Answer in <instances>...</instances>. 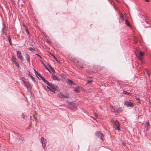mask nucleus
<instances>
[{
	"instance_id": "obj_1",
	"label": "nucleus",
	"mask_w": 151,
	"mask_h": 151,
	"mask_svg": "<svg viewBox=\"0 0 151 151\" xmlns=\"http://www.w3.org/2000/svg\"><path fill=\"white\" fill-rule=\"evenodd\" d=\"M144 54V52L140 51L136 54L137 57L139 60L141 61L142 63H144V61L143 60Z\"/></svg>"
},
{
	"instance_id": "obj_2",
	"label": "nucleus",
	"mask_w": 151,
	"mask_h": 151,
	"mask_svg": "<svg viewBox=\"0 0 151 151\" xmlns=\"http://www.w3.org/2000/svg\"><path fill=\"white\" fill-rule=\"evenodd\" d=\"M114 127L115 129L119 130L120 124L119 122L117 121H115L113 123Z\"/></svg>"
},
{
	"instance_id": "obj_3",
	"label": "nucleus",
	"mask_w": 151,
	"mask_h": 151,
	"mask_svg": "<svg viewBox=\"0 0 151 151\" xmlns=\"http://www.w3.org/2000/svg\"><path fill=\"white\" fill-rule=\"evenodd\" d=\"M41 141L44 150H45L46 149L45 147H46V139L44 137H43L41 138Z\"/></svg>"
},
{
	"instance_id": "obj_4",
	"label": "nucleus",
	"mask_w": 151,
	"mask_h": 151,
	"mask_svg": "<svg viewBox=\"0 0 151 151\" xmlns=\"http://www.w3.org/2000/svg\"><path fill=\"white\" fill-rule=\"evenodd\" d=\"M24 84L26 86L28 91H31L32 88V86L28 82H24Z\"/></svg>"
},
{
	"instance_id": "obj_5",
	"label": "nucleus",
	"mask_w": 151,
	"mask_h": 151,
	"mask_svg": "<svg viewBox=\"0 0 151 151\" xmlns=\"http://www.w3.org/2000/svg\"><path fill=\"white\" fill-rule=\"evenodd\" d=\"M17 55L18 58L19 59L22 61H23V58L21 54V52L20 51H17Z\"/></svg>"
},
{
	"instance_id": "obj_6",
	"label": "nucleus",
	"mask_w": 151,
	"mask_h": 151,
	"mask_svg": "<svg viewBox=\"0 0 151 151\" xmlns=\"http://www.w3.org/2000/svg\"><path fill=\"white\" fill-rule=\"evenodd\" d=\"M12 57L11 58V59L12 62L14 64H15L18 67H19V65L17 61V59L14 56H12Z\"/></svg>"
},
{
	"instance_id": "obj_7",
	"label": "nucleus",
	"mask_w": 151,
	"mask_h": 151,
	"mask_svg": "<svg viewBox=\"0 0 151 151\" xmlns=\"http://www.w3.org/2000/svg\"><path fill=\"white\" fill-rule=\"evenodd\" d=\"M134 104L132 102L126 101L124 102V105L126 106L127 107H133L134 106Z\"/></svg>"
},
{
	"instance_id": "obj_8",
	"label": "nucleus",
	"mask_w": 151,
	"mask_h": 151,
	"mask_svg": "<svg viewBox=\"0 0 151 151\" xmlns=\"http://www.w3.org/2000/svg\"><path fill=\"white\" fill-rule=\"evenodd\" d=\"M95 135L98 137L99 138L102 139H103V133L100 132H96L95 133Z\"/></svg>"
},
{
	"instance_id": "obj_9",
	"label": "nucleus",
	"mask_w": 151,
	"mask_h": 151,
	"mask_svg": "<svg viewBox=\"0 0 151 151\" xmlns=\"http://www.w3.org/2000/svg\"><path fill=\"white\" fill-rule=\"evenodd\" d=\"M57 97L61 98H68V96L67 95H65L64 94L61 93H59L57 94Z\"/></svg>"
},
{
	"instance_id": "obj_10",
	"label": "nucleus",
	"mask_w": 151,
	"mask_h": 151,
	"mask_svg": "<svg viewBox=\"0 0 151 151\" xmlns=\"http://www.w3.org/2000/svg\"><path fill=\"white\" fill-rule=\"evenodd\" d=\"M69 104L70 105V107L72 109H76V104L73 103H70Z\"/></svg>"
},
{
	"instance_id": "obj_11",
	"label": "nucleus",
	"mask_w": 151,
	"mask_h": 151,
	"mask_svg": "<svg viewBox=\"0 0 151 151\" xmlns=\"http://www.w3.org/2000/svg\"><path fill=\"white\" fill-rule=\"evenodd\" d=\"M49 86H50L49 87L51 88L53 90H56L57 88V86H56L52 84V83H51V84Z\"/></svg>"
},
{
	"instance_id": "obj_12",
	"label": "nucleus",
	"mask_w": 151,
	"mask_h": 151,
	"mask_svg": "<svg viewBox=\"0 0 151 151\" xmlns=\"http://www.w3.org/2000/svg\"><path fill=\"white\" fill-rule=\"evenodd\" d=\"M124 20V18L123 15L121 14L120 15V17H119V22H123Z\"/></svg>"
},
{
	"instance_id": "obj_13",
	"label": "nucleus",
	"mask_w": 151,
	"mask_h": 151,
	"mask_svg": "<svg viewBox=\"0 0 151 151\" xmlns=\"http://www.w3.org/2000/svg\"><path fill=\"white\" fill-rule=\"evenodd\" d=\"M25 58H26L27 60V62L28 63H30V60H29L30 56H29V55L27 53L26 54Z\"/></svg>"
},
{
	"instance_id": "obj_14",
	"label": "nucleus",
	"mask_w": 151,
	"mask_h": 151,
	"mask_svg": "<svg viewBox=\"0 0 151 151\" xmlns=\"http://www.w3.org/2000/svg\"><path fill=\"white\" fill-rule=\"evenodd\" d=\"M35 73L37 76V75H38L39 76L41 79L42 80V79L43 78H44L41 75L38 73L37 71H36L35 70Z\"/></svg>"
},
{
	"instance_id": "obj_15",
	"label": "nucleus",
	"mask_w": 151,
	"mask_h": 151,
	"mask_svg": "<svg viewBox=\"0 0 151 151\" xmlns=\"http://www.w3.org/2000/svg\"><path fill=\"white\" fill-rule=\"evenodd\" d=\"M67 83L69 85H71L72 84L73 85L75 84L73 82H72L71 80L70 79L68 80Z\"/></svg>"
},
{
	"instance_id": "obj_16",
	"label": "nucleus",
	"mask_w": 151,
	"mask_h": 151,
	"mask_svg": "<svg viewBox=\"0 0 151 151\" xmlns=\"http://www.w3.org/2000/svg\"><path fill=\"white\" fill-rule=\"evenodd\" d=\"M42 80L48 86L51 84V83H49L47 81L45 80L44 78H43L42 79Z\"/></svg>"
},
{
	"instance_id": "obj_17",
	"label": "nucleus",
	"mask_w": 151,
	"mask_h": 151,
	"mask_svg": "<svg viewBox=\"0 0 151 151\" xmlns=\"http://www.w3.org/2000/svg\"><path fill=\"white\" fill-rule=\"evenodd\" d=\"M81 87H78L77 88H75L74 91L77 93H80V92Z\"/></svg>"
},
{
	"instance_id": "obj_18",
	"label": "nucleus",
	"mask_w": 151,
	"mask_h": 151,
	"mask_svg": "<svg viewBox=\"0 0 151 151\" xmlns=\"http://www.w3.org/2000/svg\"><path fill=\"white\" fill-rule=\"evenodd\" d=\"M125 24L126 25H127V26L130 27L131 25L130 24V22L129 21H128V20L127 19H125Z\"/></svg>"
},
{
	"instance_id": "obj_19",
	"label": "nucleus",
	"mask_w": 151,
	"mask_h": 151,
	"mask_svg": "<svg viewBox=\"0 0 151 151\" xmlns=\"http://www.w3.org/2000/svg\"><path fill=\"white\" fill-rule=\"evenodd\" d=\"M49 65V67L51 69V70L52 71V72L54 73H55V70L54 69L52 68L51 66H50V65Z\"/></svg>"
},
{
	"instance_id": "obj_20",
	"label": "nucleus",
	"mask_w": 151,
	"mask_h": 151,
	"mask_svg": "<svg viewBox=\"0 0 151 151\" xmlns=\"http://www.w3.org/2000/svg\"><path fill=\"white\" fill-rule=\"evenodd\" d=\"M42 64L45 67L46 69L47 70H48L49 72H51L50 69L47 68V67L46 66V65L43 62H42Z\"/></svg>"
},
{
	"instance_id": "obj_21",
	"label": "nucleus",
	"mask_w": 151,
	"mask_h": 151,
	"mask_svg": "<svg viewBox=\"0 0 151 151\" xmlns=\"http://www.w3.org/2000/svg\"><path fill=\"white\" fill-rule=\"evenodd\" d=\"M52 77H53V80H58V78L56 76L53 75Z\"/></svg>"
},
{
	"instance_id": "obj_22",
	"label": "nucleus",
	"mask_w": 151,
	"mask_h": 151,
	"mask_svg": "<svg viewBox=\"0 0 151 151\" xmlns=\"http://www.w3.org/2000/svg\"><path fill=\"white\" fill-rule=\"evenodd\" d=\"M29 50L31 51H32V52H34L35 50V49H34V48H32V47H29Z\"/></svg>"
},
{
	"instance_id": "obj_23",
	"label": "nucleus",
	"mask_w": 151,
	"mask_h": 151,
	"mask_svg": "<svg viewBox=\"0 0 151 151\" xmlns=\"http://www.w3.org/2000/svg\"><path fill=\"white\" fill-rule=\"evenodd\" d=\"M27 74L29 75V76L31 78L32 76V75L31 74V73L29 72H28L27 73Z\"/></svg>"
},
{
	"instance_id": "obj_24",
	"label": "nucleus",
	"mask_w": 151,
	"mask_h": 151,
	"mask_svg": "<svg viewBox=\"0 0 151 151\" xmlns=\"http://www.w3.org/2000/svg\"><path fill=\"white\" fill-rule=\"evenodd\" d=\"M47 88L48 89H49L50 91L54 92V93H55V92L54 91H53L54 90L51 88L50 87L47 86Z\"/></svg>"
},
{
	"instance_id": "obj_25",
	"label": "nucleus",
	"mask_w": 151,
	"mask_h": 151,
	"mask_svg": "<svg viewBox=\"0 0 151 151\" xmlns=\"http://www.w3.org/2000/svg\"><path fill=\"white\" fill-rule=\"evenodd\" d=\"M22 80L23 81V83H24V82H26L27 81H25V78L24 77L22 78H21Z\"/></svg>"
},
{
	"instance_id": "obj_26",
	"label": "nucleus",
	"mask_w": 151,
	"mask_h": 151,
	"mask_svg": "<svg viewBox=\"0 0 151 151\" xmlns=\"http://www.w3.org/2000/svg\"><path fill=\"white\" fill-rule=\"evenodd\" d=\"M149 125V122H147L146 124L145 125V127H147Z\"/></svg>"
},
{
	"instance_id": "obj_27",
	"label": "nucleus",
	"mask_w": 151,
	"mask_h": 151,
	"mask_svg": "<svg viewBox=\"0 0 151 151\" xmlns=\"http://www.w3.org/2000/svg\"><path fill=\"white\" fill-rule=\"evenodd\" d=\"M8 40L9 41L10 45H11L12 44V42L11 40V39L10 37H9L8 38Z\"/></svg>"
},
{
	"instance_id": "obj_28",
	"label": "nucleus",
	"mask_w": 151,
	"mask_h": 151,
	"mask_svg": "<svg viewBox=\"0 0 151 151\" xmlns=\"http://www.w3.org/2000/svg\"><path fill=\"white\" fill-rule=\"evenodd\" d=\"M52 56L54 58V59H55L58 62H59V61L57 59V58L55 56H54L53 55H52Z\"/></svg>"
},
{
	"instance_id": "obj_29",
	"label": "nucleus",
	"mask_w": 151,
	"mask_h": 151,
	"mask_svg": "<svg viewBox=\"0 0 151 151\" xmlns=\"http://www.w3.org/2000/svg\"><path fill=\"white\" fill-rule=\"evenodd\" d=\"M123 93L125 94H130V93H127L126 91H124Z\"/></svg>"
},
{
	"instance_id": "obj_30",
	"label": "nucleus",
	"mask_w": 151,
	"mask_h": 151,
	"mask_svg": "<svg viewBox=\"0 0 151 151\" xmlns=\"http://www.w3.org/2000/svg\"><path fill=\"white\" fill-rule=\"evenodd\" d=\"M122 109L121 108H119L118 109V110L117 111V112L119 111H122Z\"/></svg>"
},
{
	"instance_id": "obj_31",
	"label": "nucleus",
	"mask_w": 151,
	"mask_h": 151,
	"mask_svg": "<svg viewBox=\"0 0 151 151\" xmlns=\"http://www.w3.org/2000/svg\"><path fill=\"white\" fill-rule=\"evenodd\" d=\"M31 78L32 79V80L35 82H36V81L35 80V78L33 77L32 76V77H31Z\"/></svg>"
},
{
	"instance_id": "obj_32",
	"label": "nucleus",
	"mask_w": 151,
	"mask_h": 151,
	"mask_svg": "<svg viewBox=\"0 0 151 151\" xmlns=\"http://www.w3.org/2000/svg\"><path fill=\"white\" fill-rule=\"evenodd\" d=\"M112 110H113V111H114V107L113 106H110Z\"/></svg>"
},
{
	"instance_id": "obj_33",
	"label": "nucleus",
	"mask_w": 151,
	"mask_h": 151,
	"mask_svg": "<svg viewBox=\"0 0 151 151\" xmlns=\"http://www.w3.org/2000/svg\"><path fill=\"white\" fill-rule=\"evenodd\" d=\"M25 117H26V116L24 114H22V117L23 118H25Z\"/></svg>"
},
{
	"instance_id": "obj_34",
	"label": "nucleus",
	"mask_w": 151,
	"mask_h": 151,
	"mask_svg": "<svg viewBox=\"0 0 151 151\" xmlns=\"http://www.w3.org/2000/svg\"><path fill=\"white\" fill-rule=\"evenodd\" d=\"M37 56L38 57H39L40 58H42V57H41V56L38 54H36Z\"/></svg>"
},
{
	"instance_id": "obj_35",
	"label": "nucleus",
	"mask_w": 151,
	"mask_h": 151,
	"mask_svg": "<svg viewBox=\"0 0 151 151\" xmlns=\"http://www.w3.org/2000/svg\"><path fill=\"white\" fill-rule=\"evenodd\" d=\"M93 81H88V83H90Z\"/></svg>"
},
{
	"instance_id": "obj_36",
	"label": "nucleus",
	"mask_w": 151,
	"mask_h": 151,
	"mask_svg": "<svg viewBox=\"0 0 151 151\" xmlns=\"http://www.w3.org/2000/svg\"><path fill=\"white\" fill-rule=\"evenodd\" d=\"M26 31L27 32V34H29V32L28 30V29H26Z\"/></svg>"
},
{
	"instance_id": "obj_37",
	"label": "nucleus",
	"mask_w": 151,
	"mask_h": 151,
	"mask_svg": "<svg viewBox=\"0 0 151 151\" xmlns=\"http://www.w3.org/2000/svg\"><path fill=\"white\" fill-rule=\"evenodd\" d=\"M2 32L3 33H4V28H3V29H2Z\"/></svg>"
},
{
	"instance_id": "obj_38",
	"label": "nucleus",
	"mask_w": 151,
	"mask_h": 151,
	"mask_svg": "<svg viewBox=\"0 0 151 151\" xmlns=\"http://www.w3.org/2000/svg\"><path fill=\"white\" fill-rule=\"evenodd\" d=\"M145 1L147 2H149V0H145Z\"/></svg>"
},
{
	"instance_id": "obj_39",
	"label": "nucleus",
	"mask_w": 151,
	"mask_h": 151,
	"mask_svg": "<svg viewBox=\"0 0 151 151\" xmlns=\"http://www.w3.org/2000/svg\"><path fill=\"white\" fill-rule=\"evenodd\" d=\"M81 90H82V91H83V90H84V89H83L82 88H81Z\"/></svg>"
},
{
	"instance_id": "obj_40",
	"label": "nucleus",
	"mask_w": 151,
	"mask_h": 151,
	"mask_svg": "<svg viewBox=\"0 0 151 151\" xmlns=\"http://www.w3.org/2000/svg\"><path fill=\"white\" fill-rule=\"evenodd\" d=\"M34 117L35 119L36 120V119H35V116H34Z\"/></svg>"
},
{
	"instance_id": "obj_41",
	"label": "nucleus",
	"mask_w": 151,
	"mask_h": 151,
	"mask_svg": "<svg viewBox=\"0 0 151 151\" xmlns=\"http://www.w3.org/2000/svg\"><path fill=\"white\" fill-rule=\"evenodd\" d=\"M95 116L96 117H97V114H95Z\"/></svg>"
},
{
	"instance_id": "obj_42",
	"label": "nucleus",
	"mask_w": 151,
	"mask_h": 151,
	"mask_svg": "<svg viewBox=\"0 0 151 151\" xmlns=\"http://www.w3.org/2000/svg\"><path fill=\"white\" fill-rule=\"evenodd\" d=\"M19 0H18V3H19Z\"/></svg>"
}]
</instances>
